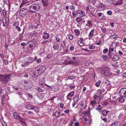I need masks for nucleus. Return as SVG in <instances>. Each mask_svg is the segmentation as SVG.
Instances as JSON below:
<instances>
[{"label":"nucleus","mask_w":126,"mask_h":126,"mask_svg":"<svg viewBox=\"0 0 126 126\" xmlns=\"http://www.w3.org/2000/svg\"><path fill=\"white\" fill-rule=\"evenodd\" d=\"M119 57L116 55H115L112 58V60L113 61H116L119 59Z\"/></svg>","instance_id":"20"},{"label":"nucleus","mask_w":126,"mask_h":126,"mask_svg":"<svg viewBox=\"0 0 126 126\" xmlns=\"http://www.w3.org/2000/svg\"><path fill=\"white\" fill-rule=\"evenodd\" d=\"M34 44V42L32 41H30L28 42L27 43V44H32V45H33V44Z\"/></svg>","instance_id":"43"},{"label":"nucleus","mask_w":126,"mask_h":126,"mask_svg":"<svg viewBox=\"0 0 126 126\" xmlns=\"http://www.w3.org/2000/svg\"><path fill=\"white\" fill-rule=\"evenodd\" d=\"M119 93L121 97H126V88H123L121 89L119 92Z\"/></svg>","instance_id":"6"},{"label":"nucleus","mask_w":126,"mask_h":126,"mask_svg":"<svg viewBox=\"0 0 126 126\" xmlns=\"http://www.w3.org/2000/svg\"><path fill=\"white\" fill-rule=\"evenodd\" d=\"M118 52V53L120 55H123V53L121 51L119 50Z\"/></svg>","instance_id":"64"},{"label":"nucleus","mask_w":126,"mask_h":126,"mask_svg":"<svg viewBox=\"0 0 126 126\" xmlns=\"http://www.w3.org/2000/svg\"><path fill=\"white\" fill-rule=\"evenodd\" d=\"M79 123L78 122H76L74 123V125L75 126H79Z\"/></svg>","instance_id":"60"},{"label":"nucleus","mask_w":126,"mask_h":126,"mask_svg":"<svg viewBox=\"0 0 126 126\" xmlns=\"http://www.w3.org/2000/svg\"><path fill=\"white\" fill-rule=\"evenodd\" d=\"M82 20V18L80 17H78L76 19V21L77 22H80Z\"/></svg>","instance_id":"23"},{"label":"nucleus","mask_w":126,"mask_h":126,"mask_svg":"<svg viewBox=\"0 0 126 126\" xmlns=\"http://www.w3.org/2000/svg\"><path fill=\"white\" fill-rule=\"evenodd\" d=\"M78 43L79 45L80 46H83L84 45L83 43L82 42L78 41Z\"/></svg>","instance_id":"32"},{"label":"nucleus","mask_w":126,"mask_h":126,"mask_svg":"<svg viewBox=\"0 0 126 126\" xmlns=\"http://www.w3.org/2000/svg\"><path fill=\"white\" fill-rule=\"evenodd\" d=\"M111 37H112L113 39H114L117 38L118 37V35H112Z\"/></svg>","instance_id":"46"},{"label":"nucleus","mask_w":126,"mask_h":126,"mask_svg":"<svg viewBox=\"0 0 126 126\" xmlns=\"http://www.w3.org/2000/svg\"><path fill=\"white\" fill-rule=\"evenodd\" d=\"M7 12L5 10H3L2 11V14L4 16H5V15L6 14Z\"/></svg>","instance_id":"45"},{"label":"nucleus","mask_w":126,"mask_h":126,"mask_svg":"<svg viewBox=\"0 0 126 126\" xmlns=\"http://www.w3.org/2000/svg\"><path fill=\"white\" fill-rule=\"evenodd\" d=\"M56 39L57 42H59L60 41L59 38H58L57 36H56Z\"/></svg>","instance_id":"54"},{"label":"nucleus","mask_w":126,"mask_h":126,"mask_svg":"<svg viewBox=\"0 0 126 126\" xmlns=\"http://www.w3.org/2000/svg\"><path fill=\"white\" fill-rule=\"evenodd\" d=\"M107 114V112L106 111L104 110L102 111V114L103 116H106Z\"/></svg>","instance_id":"36"},{"label":"nucleus","mask_w":126,"mask_h":126,"mask_svg":"<svg viewBox=\"0 0 126 126\" xmlns=\"http://www.w3.org/2000/svg\"><path fill=\"white\" fill-rule=\"evenodd\" d=\"M81 11L79 10H77L76 11V13L77 14H80V13L81 12Z\"/></svg>","instance_id":"63"},{"label":"nucleus","mask_w":126,"mask_h":126,"mask_svg":"<svg viewBox=\"0 0 126 126\" xmlns=\"http://www.w3.org/2000/svg\"><path fill=\"white\" fill-rule=\"evenodd\" d=\"M36 90L39 92H40L43 91V89H41L39 87H37Z\"/></svg>","instance_id":"27"},{"label":"nucleus","mask_w":126,"mask_h":126,"mask_svg":"<svg viewBox=\"0 0 126 126\" xmlns=\"http://www.w3.org/2000/svg\"><path fill=\"white\" fill-rule=\"evenodd\" d=\"M61 45L63 47H64L66 45L65 41H63L62 42L61 41Z\"/></svg>","instance_id":"25"},{"label":"nucleus","mask_w":126,"mask_h":126,"mask_svg":"<svg viewBox=\"0 0 126 126\" xmlns=\"http://www.w3.org/2000/svg\"><path fill=\"white\" fill-rule=\"evenodd\" d=\"M107 14L109 15H111L112 14V12L111 11L109 10L107 11Z\"/></svg>","instance_id":"51"},{"label":"nucleus","mask_w":126,"mask_h":126,"mask_svg":"<svg viewBox=\"0 0 126 126\" xmlns=\"http://www.w3.org/2000/svg\"><path fill=\"white\" fill-rule=\"evenodd\" d=\"M96 93L97 94H101V92L100 90H98Z\"/></svg>","instance_id":"62"},{"label":"nucleus","mask_w":126,"mask_h":126,"mask_svg":"<svg viewBox=\"0 0 126 126\" xmlns=\"http://www.w3.org/2000/svg\"><path fill=\"white\" fill-rule=\"evenodd\" d=\"M74 93V91H72L68 94L67 95L70 96L72 97Z\"/></svg>","instance_id":"31"},{"label":"nucleus","mask_w":126,"mask_h":126,"mask_svg":"<svg viewBox=\"0 0 126 126\" xmlns=\"http://www.w3.org/2000/svg\"><path fill=\"white\" fill-rule=\"evenodd\" d=\"M94 29H93L91 31L89 35V37L90 38L91 37H93L94 36L93 33L94 32Z\"/></svg>","instance_id":"16"},{"label":"nucleus","mask_w":126,"mask_h":126,"mask_svg":"<svg viewBox=\"0 0 126 126\" xmlns=\"http://www.w3.org/2000/svg\"><path fill=\"white\" fill-rule=\"evenodd\" d=\"M46 69V67L44 65H42L40 66H38L36 70L35 71V73H37V74H38L40 71V72L42 73L45 71Z\"/></svg>","instance_id":"7"},{"label":"nucleus","mask_w":126,"mask_h":126,"mask_svg":"<svg viewBox=\"0 0 126 126\" xmlns=\"http://www.w3.org/2000/svg\"><path fill=\"white\" fill-rule=\"evenodd\" d=\"M72 61L70 60V58H67L63 63V64H69L72 63Z\"/></svg>","instance_id":"13"},{"label":"nucleus","mask_w":126,"mask_h":126,"mask_svg":"<svg viewBox=\"0 0 126 126\" xmlns=\"http://www.w3.org/2000/svg\"><path fill=\"white\" fill-rule=\"evenodd\" d=\"M98 97V96H97L96 94H95L94 95V98H93L95 99L94 100L95 101V100H96L97 97Z\"/></svg>","instance_id":"58"},{"label":"nucleus","mask_w":126,"mask_h":126,"mask_svg":"<svg viewBox=\"0 0 126 126\" xmlns=\"http://www.w3.org/2000/svg\"><path fill=\"white\" fill-rule=\"evenodd\" d=\"M101 30L102 31V32L103 33H105L106 32V29L103 28H101Z\"/></svg>","instance_id":"49"},{"label":"nucleus","mask_w":126,"mask_h":126,"mask_svg":"<svg viewBox=\"0 0 126 126\" xmlns=\"http://www.w3.org/2000/svg\"><path fill=\"white\" fill-rule=\"evenodd\" d=\"M101 108V105L100 104L98 105V108H96V110L100 112Z\"/></svg>","instance_id":"22"},{"label":"nucleus","mask_w":126,"mask_h":126,"mask_svg":"<svg viewBox=\"0 0 126 126\" xmlns=\"http://www.w3.org/2000/svg\"><path fill=\"white\" fill-rule=\"evenodd\" d=\"M96 103V101L95 100H92L91 102V104L93 106Z\"/></svg>","instance_id":"34"},{"label":"nucleus","mask_w":126,"mask_h":126,"mask_svg":"<svg viewBox=\"0 0 126 126\" xmlns=\"http://www.w3.org/2000/svg\"><path fill=\"white\" fill-rule=\"evenodd\" d=\"M111 47H110L109 49V52H112L114 51V49L112 48H110Z\"/></svg>","instance_id":"53"},{"label":"nucleus","mask_w":126,"mask_h":126,"mask_svg":"<svg viewBox=\"0 0 126 126\" xmlns=\"http://www.w3.org/2000/svg\"><path fill=\"white\" fill-rule=\"evenodd\" d=\"M108 54L109 55L108 58L110 59L112 57L113 55V53L110 52H109Z\"/></svg>","instance_id":"26"},{"label":"nucleus","mask_w":126,"mask_h":126,"mask_svg":"<svg viewBox=\"0 0 126 126\" xmlns=\"http://www.w3.org/2000/svg\"><path fill=\"white\" fill-rule=\"evenodd\" d=\"M33 59V58L30 57L29 58L27 61H26V60H23V61L24 63V64L22 65V66H24L29 64L31 63L34 61V60Z\"/></svg>","instance_id":"9"},{"label":"nucleus","mask_w":126,"mask_h":126,"mask_svg":"<svg viewBox=\"0 0 126 126\" xmlns=\"http://www.w3.org/2000/svg\"><path fill=\"white\" fill-rule=\"evenodd\" d=\"M33 106H32L30 105H27L26 106V108L28 110H32V107Z\"/></svg>","instance_id":"19"},{"label":"nucleus","mask_w":126,"mask_h":126,"mask_svg":"<svg viewBox=\"0 0 126 126\" xmlns=\"http://www.w3.org/2000/svg\"><path fill=\"white\" fill-rule=\"evenodd\" d=\"M70 8L71 10H74L72 12V14L73 16L74 17H76L77 16V14L75 13V11L74 10L75 8V7L74 6L72 5L70 6Z\"/></svg>","instance_id":"11"},{"label":"nucleus","mask_w":126,"mask_h":126,"mask_svg":"<svg viewBox=\"0 0 126 126\" xmlns=\"http://www.w3.org/2000/svg\"><path fill=\"white\" fill-rule=\"evenodd\" d=\"M124 101V99L123 98H120L119 99V101L120 102L122 103Z\"/></svg>","instance_id":"35"},{"label":"nucleus","mask_w":126,"mask_h":126,"mask_svg":"<svg viewBox=\"0 0 126 126\" xmlns=\"http://www.w3.org/2000/svg\"><path fill=\"white\" fill-rule=\"evenodd\" d=\"M79 15L80 17H82L83 16H85V14L84 12L83 11H81Z\"/></svg>","instance_id":"28"},{"label":"nucleus","mask_w":126,"mask_h":126,"mask_svg":"<svg viewBox=\"0 0 126 126\" xmlns=\"http://www.w3.org/2000/svg\"><path fill=\"white\" fill-rule=\"evenodd\" d=\"M68 38L70 40H72L73 39V37L72 34H69L68 36Z\"/></svg>","instance_id":"33"},{"label":"nucleus","mask_w":126,"mask_h":126,"mask_svg":"<svg viewBox=\"0 0 126 126\" xmlns=\"http://www.w3.org/2000/svg\"><path fill=\"white\" fill-rule=\"evenodd\" d=\"M108 51V49L107 48L104 49L103 50V53H106Z\"/></svg>","instance_id":"48"},{"label":"nucleus","mask_w":126,"mask_h":126,"mask_svg":"<svg viewBox=\"0 0 126 126\" xmlns=\"http://www.w3.org/2000/svg\"><path fill=\"white\" fill-rule=\"evenodd\" d=\"M39 84L40 86V87L41 88H43L44 85V84L43 83H41L40 82H39Z\"/></svg>","instance_id":"47"},{"label":"nucleus","mask_w":126,"mask_h":126,"mask_svg":"<svg viewBox=\"0 0 126 126\" xmlns=\"http://www.w3.org/2000/svg\"><path fill=\"white\" fill-rule=\"evenodd\" d=\"M110 126H119V124L117 122H115L112 125Z\"/></svg>","instance_id":"29"},{"label":"nucleus","mask_w":126,"mask_h":126,"mask_svg":"<svg viewBox=\"0 0 126 126\" xmlns=\"http://www.w3.org/2000/svg\"><path fill=\"white\" fill-rule=\"evenodd\" d=\"M42 2L43 5L45 6H47L48 5V1L46 0H42Z\"/></svg>","instance_id":"15"},{"label":"nucleus","mask_w":126,"mask_h":126,"mask_svg":"<svg viewBox=\"0 0 126 126\" xmlns=\"http://www.w3.org/2000/svg\"><path fill=\"white\" fill-rule=\"evenodd\" d=\"M3 19H5V21H4V23L5 24H6V25H8V23L7 22V20L5 18V19L3 18Z\"/></svg>","instance_id":"61"},{"label":"nucleus","mask_w":126,"mask_h":126,"mask_svg":"<svg viewBox=\"0 0 126 126\" xmlns=\"http://www.w3.org/2000/svg\"><path fill=\"white\" fill-rule=\"evenodd\" d=\"M64 111V112H65L67 114L69 112L70 110H69L68 109L67 110Z\"/></svg>","instance_id":"57"},{"label":"nucleus","mask_w":126,"mask_h":126,"mask_svg":"<svg viewBox=\"0 0 126 126\" xmlns=\"http://www.w3.org/2000/svg\"><path fill=\"white\" fill-rule=\"evenodd\" d=\"M101 83V81L100 80H99L98 82H97L95 83V85L97 87H99Z\"/></svg>","instance_id":"30"},{"label":"nucleus","mask_w":126,"mask_h":126,"mask_svg":"<svg viewBox=\"0 0 126 126\" xmlns=\"http://www.w3.org/2000/svg\"><path fill=\"white\" fill-rule=\"evenodd\" d=\"M32 110H34L36 112H38L39 108L38 107L33 106L32 107Z\"/></svg>","instance_id":"18"},{"label":"nucleus","mask_w":126,"mask_h":126,"mask_svg":"<svg viewBox=\"0 0 126 126\" xmlns=\"http://www.w3.org/2000/svg\"><path fill=\"white\" fill-rule=\"evenodd\" d=\"M101 72L105 76H109L111 74L110 71L108 70V68L105 67H104L102 68Z\"/></svg>","instance_id":"4"},{"label":"nucleus","mask_w":126,"mask_h":126,"mask_svg":"<svg viewBox=\"0 0 126 126\" xmlns=\"http://www.w3.org/2000/svg\"><path fill=\"white\" fill-rule=\"evenodd\" d=\"M78 96L77 95H76L75 96L74 98V101L75 100L76 101H78L79 100Z\"/></svg>","instance_id":"38"},{"label":"nucleus","mask_w":126,"mask_h":126,"mask_svg":"<svg viewBox=\"0 0 126 126\" xmlns=\"http://www.w3.org/2000/svg\"><path fill=\"white\" fill-rule=\"evenodd\" d=\"M73 59L75 61H77L78 60V58L76 57H73Z\"/></svg>","instance_id":"59"},{"label":"nucleus","mask_w":126,"mask_h":126,"mask_svg":"<svg viewBox=\"0 0 126 126\" xmlns=\"http://www.w3.org/2000/svg\"><path fill=\"white\" fill-rule=\"evenodd\" d=\"M28 12V9L26 7L21 8L19 12V15L22 17H25Z\"/></svg>","instance_id":"3"},{"label":"nucleus","mask_w":126,"mask_h":126,"mask_svg":"<svg viewBox=\"0 0 126 126\" xmlns=\"http://www.w3.org/2000/svg\"><path fill=\"white\" fill-rule=\"evenodd\" d=\"M74 49V47L73 45L71 46L70 48V50H73Z\"/></svg>","instance_id":"50"},{"label":"nucleus","mask_w":126,"mask_h":126,"mask_svg":"<svg viewBox=\"0 0 126 126\" xmlns=\"http://www.w3.org/2000/svg\"><path fill=\"white\" fill-rule=\"evenodd\" d=\"M27 45H26L25 46L23 47V48L24 49H25V47L27 48V52H31L32 51V47H29L27 46Z\"/></svg>","instance_id":"14"},{"label":"nucleus","mask_w":126,"mask_h":126,"mask_svg":"<svg viewBox=\"0 0 126 126\" xmlns=\"http://www.w3.org/2000/svg\"><path fill=\"white\" fill-rule=\"evenodd\" d=\"M24 38V37L23 35L21 34L19 38L18 39V40H20L22 39L23 38Z\"/></svg>","instance_id":"52"},{"label":"nucleus","mask_w":126,"mask_h":126,"mask_svg":"<svg viewBox=\"0 0 126 126\" xmlns=\"http://www.w3.org/2000/svg\"><path fill=\"white\" fill-rule=\"evenodd\" d=\"M53 48L55 50H57L59 48V46L58 44H55L53 46Z\"/></svg>","instance_id":"24"},{"label":"nucleus","mask_w":126,"mask_h":126,"mask_svg":"<svg viewBox=\"0 0 126 126\" xmlns=\"http://www.w3.org/2000/svg\"><path fill=\"white\" fill-rule=\"evenodd\" d=\"M89 48L90 49H93L95 47L93 45H90L89 46Z\"/></svg>","instance_id":"44"},{"label":"nucleus","mask_w":126,"mask_h":126,"mask_svg":"<svg viewBox=\"0 0 126 126\" xmlns=\"http://www.w3.org/2000/svg\"><path fill=\"white\" fill-rule=\"evenodd\" d=\"M49 37V35L47 33H45L43 36V38L44 39H47Z\"/></svg>","instance_id":"17"},{"label":"nucleus","mask_w":126,"mask_h":126,"mask_svg":"<svg viewBox=\"0 0 126 126\" xmlns=\"http://www.w3.org/2000/svg\"><path fill=\"white\" fill-rule=\"evenodd\" d=\"M74 31L77 36H78L79 35L80 32L79 30L75 29L74 30Z\"/></svg>","instance_id":"21"},{"label":"nucleus","mask_w":126,"mask_h":126,"mask_svg":"<svg viewBox=\"0 0 126 126\" xmlns=\"http://www.w3.org/2000/svg\"><path fill=\"white\" fill-rule=\"evenodd\" d=\"M13 115L15 119L19 120L20 122H22L23 118L20 116L18 113L16 112H14L13 113Z\"/></svg>","instance_id":"8"},{"label":"nucleus","mask_w":126,"mask_h":126,"mask_svg":"<svg viewBox=\"0 0 126 126\" xmlns=\"http://www.w3.org/2000/svg\"><path fill=\"white\" fill-rule=\"evenodd\" d=\"M85 65L86 66H88L90 65V62L88 61H86L84 63Z\"/></svg>","instance_id":"37"},{"label":"nucleus","mask_w":126,"mask_h":126,"mask_svg":"<svg viewBox=\"0 0 126 126\" xmlns=\"http://www.w3.org/2000/svg\"><path fill=\"white\" fill-rule=\"evenodd\" d=\"M122 0H120L119 2H118L117 3H116V5H121L122 4Z\"/></svg>","instance_id":"41"},{"label":"nucleus","mask_w":126,"mask_h":126,"mask_svg":"<svg viewBox=\"0 0 126 126\" xmlns=\"http://www.w3.org/2000/svg\"><path fill=\"white\" fill-rule=\"evenodd\" d=\"M24 82L25 83V86H26L27 87V88L29 89L31 88L33 85V84L32 82H28L25 81H24Z\"/></svg>","instance_id":"10"},{"label":"nucleus","mask_w":126,"mask_h":126,"mask_svg":"<svg viewBox=\"0 0 126 126\" xmlns=\"http://www.w3.org/2000/svg\"><path fill=\"white\" fill-rule=\"evenodd\" d=\"M11 77V75L10 74H8L5 75H1L0 80L2 81L4 84H6L9 81Z\"/></svg>","instance_id":"1"},{"label":"nucleus","mask_w":126,"mask_h":126,"mask_svg":"<svg viewBox=\"0 0 126 126\" xmlns=\"http://www.w3.org/2000/svg\"><path fill=\"white\" fill-rule=\"evenodd\" d=\"M9 45V43L8 42H6L5 43V48L6 49L7 48V47Z\"/></svg>","instance_id":"55"},{"label":"nucleus","mask_w":126,"mask_h":126,"mask_svg":"<svg viewBox=\"0 0 126 126\" xmlns=\"http://www.w3.org/2000/svg\"><path fill=\"white\" fill-rule=\"evenodd\" d=\"M40 9L39 5L36 4H33L30 6V10L32 13H34L35 11H38Z\"/></svg>","instance_id":"2"},{"label":"nucleus","mask_w":126,"mask_h":126,"mask_svg":"<svg viewBox=\"0 0 126 126\" xmlns=\"http://www.w3.org/2000/svg\"><path fill=\"white\" fill-rule=\"evenodd\" d=\"M88 24H89V26H91L92 25V24L91 21L90 20H88L87 21Z\"/></svg>","instance_id":"42"},{"label":"nucleus","mask_w":126,"mask_h":126,"mask_svg":"<svg viewBox=\"0 0 126 126\" xmlns=\"http://www.w3.org/2000/svg\"><path fill=\"white\" fill-rule=\"evenodd\" d=\"M102 57L103 59L105 61H106L107 59V56L106 55H103Z\"/></svg>","instance_id":"39"},{"label":"nucleus","mask_w":126,"mask_h":126,"mask_svg":"<svg viewBox=\"0 0 126 126\" xmlns=\"http://www.w3.org/2000/svg\"><path fill=\"white\" fill-rule=\"evenodd\" d=\"M33 74V75L32 76V79L35 82H37V77L38 76V74H37V73H35V71Z\"/></svg>","instance_id":"12"},{"label":"nucleus","mask_w":126,"mask_h":126,"mask_svg":"<svg viewBox=\"0 0 126 126\" xmlns=\"http://www.w3.org/2000/svg\"><path fill=\"white\" fill-rule=\"evenodd\" d=\"M96 6L98 8V11H102L105 9V5L104 4L99 2L96 3Z\"/></svg>","instance_id":"5"},{"label":"nucleus","mask_w":126,"mask_h":126,"mask_svg":"<svg viewBox=\"0 0 126 126\" xmlns=\"http://www.w3.org/2000/svg\"><path fill=\"white\" fill-rule=\"evenodd\" d=\"M16 28L19 31H21V28L19 27L16 26Z\"/></svg>","instance_id":"56"},{"label":"nucleus","mask_w":126,"mask_h":126,"mask_svg":"<svg viewBox=\"0 0 126 126\" xmlns=\"http://www.w3.org/2000/svg\"><path fill=\"white\" fill-rule=\"evenodd\" d=\"M60 113L59 112L56 111L55 113V115L56 117H57L59 115Z\"/></svg>","instance_id":"40"}]
</instances>
